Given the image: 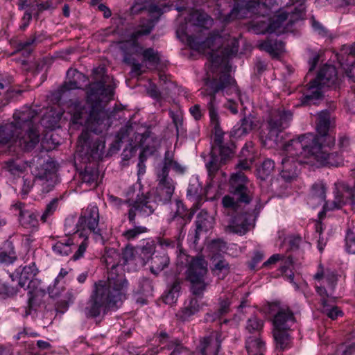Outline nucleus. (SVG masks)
<instances>
[{"label": "nucleus", "instance_id": "f257e3e1", "mask_svg": "<svg viewBox=\"0 0 355 355\" xmlns=\"http://www.w3.org/2000/svg\"><path fill=\"white\" fill-rule=\"evenodd\" d=\"M113 90H89L86 105L74 112L71 121L84 125L78 141L76 155L81 157L97 159L101 158L105 143L91 138L89 132L100 134L107 130L112 121L105 105L113 97Z\"/></svg>", "mask_w": 355, "mask_h": 355}, {"label": "nucleus", "instance_id": "f03ea898", "mask_svg": "<svg viewBox=\"0 0 355 355\" xmlns=\"http://www.w3.org/2000/svg\"><path fill=\"white\" fill-rule=\"evenodd\" d=\"M116 266L112 267L107 280L94 284V289L85 307L87 317L96 318L110 309H116L125 299L128 282L122 275H114Z\"/></svg>", "mask_w": 355, "mask_h": 355}, {"label": "nucleus", "instance_id": "7ed1b4c3", "mask_svg": "<svg viewBox=\"0 0 355 355\" xmlns=\"http://www.w3.org/2000/svg\"><path fill=\"white\" fill-rule=\"evenodd\" d=\"M37 112L24 107L13 114V121L0 126V146L10 141H19L26 150L33 148L40 141V132L34 119Z\"/></svg>", "mask_w": 355, "mask_h": 355}, {"label": "nucleus", "instance_id": "20e7f679", "mask_svg": "<svg viewBox=\"0 0 355 355\" xmlns=\"http://www.w3.org/2000/svg\"><path fill=\"white\" fill-rule=\"evenodd\" d=\"M324 144H321L315 135L306 133L293 139L286 149L291 155L304 153L307 158H312L320 164L339 166L343 164V159L337 153L329 154L324 150Z\"/></svg>", "mask_w": 355, "mask_h": 355}, {"label": "nucleus", "instance_id": "39448f33", "mask_svg": "<svg viewBox=\"0 0 355 355\" xmlns=\"http://www.w3.org/2000/svg\"><path fill=\"white\" fill-rule=\"evenodd\" d=\"M141 193L137 188L130 190L127 196L128 197L129 209L127 213L130 224L132 227L129 228L122 233V236L127 241H132L148 232L147 227L136 225V216L139 214L143 216L151 215L155 209V203L146 198H138Z\"/></svg>", "mask_w": 355, "mask_h": 355}, {"label": "nucleus", "instance_id": "423d86ee", "mask_svg": "<svg viewBox=\"0 0 355 355\" xmlns=\"http://www.w3.org/2000/svg\"><path fill=\"white\" fill-rule=\"evenodd\" d=\"M293 119V112L284 107L272 109L265 121L268 130V135H261L263 144L268 148L279 146V134L287 128Z\"/></svg>", "mask_w": 355, "mask_h": 355}, {"label": "nucleus", "instance_id": "0eeeda50", "mask_svg": "<svg viewBox=\"0 0 355 355\" xmlns=\"http://www.w3.org/2000/svg\"><path fill=\"white\" fill-rule=\"evenodd\" d=\"M247 178L241 171L232 175L230 180V192L222 198L223 207L228 211L239 213L241 209L239 202L249 203L251 200L250 191L245 187Z\"/></svg>", "mask_w": 355, "mask_h": 355}, {"label": "nucleus", "instance_id": "6e6552de", "mask_svg": "<svg viewBox=\"0 0 355 355\" xmlns=\"http://www.w3.org/2000/svg\"><path fill=\"white\" fill-rule=\"evenodd\" d=\"M30 168L35 175L34 184L42 187L43 192H49L58 182L56 164L51 159L34 157L30 162Z\"/></svg>", "mask_w": 355, "mask_h": 355}, {"label": "nucleus", "instance_id": "1a4fd4ad", "mask_svg": "<svg viewBox=\"0 0 355 355\" xmlns=\"http://www.w3.org/2000/svg\"><path fill=\"white\" fill-rule=\"evenodd\" d=\"M187 258V269L186 279L191 283V290L193 295L203 293L207 284L205 276L207 273V262L202 257H189L187 254L180 255V258Z\"/></svg>", "mask_w": 355, "mask_h": 355}, {"label": "nucleus", "instance_id": "9d476101", "mask_svg": "<svg viewBox=\"0 0 355 355\" xmlns=\"http://www.w3.org/2000/svg\"><path fill=\"white\" fill-rule=\"evenodd\" d=\"M300 10L295 9V12H288L279 10L269 23L265 21H257L254 26L260 33H275L277 35L291 30L295 20L300 17Z\"/></svg>", "mask_w": 355, "mask_h": 355}, {"label": "nucleus", "instance_id": "9b49d317", "mask_svg": "<svg viewBox=\"0 0 355 355\" xmlns=\"http://www.w3.org/2000/svg\"><path fill=\"white\" fill-rule=\"evenodd\" d=\"M99 211L95 205H89L83 209L77 222L78 228L81 230L80 233L87 235V232L92 234L96 242L104 243L101 230L98 227Z\"/></svg>", "mask_w": 355, "mask_h": 355}, {"label": "nucleus", "instance_id": "f8f14e48", "mask_svg": "<svg viewBox=\"0 0 355 355\" xmlns=\"http://www.w3.org/2000/svg\"><path fill=\"white\" fill-rule=\"evenodd\" d=\"M149 137L147 133L135 134L132 126L121 128L116 135V140L119 143L128 142L129 145V149L126 148L123 150V159L125 160L130 159L138 148L148 149L149 146L146 141Z\"/></svg>", "mask_w": 355, "mask_h": 355}, {"label": "nucleus", "instance_id": "ddd939ff", "mask_svg": "<svg viewBox=\"0 0 355 355\" xmlns=\"http://www.w3.org/2000/svg\"><path fill=\"white\" fill-rule=\"evenodd\" d=\"M313 280L315 291L322 299L327 298L332 294L338 278L334 271L319 265L317 272L313 275Z\"/></svg>", "mask_w": 355, "mask_h": 355}, {"label": "nucleus", "instance_id": "4468645a", "mask_svg": "<svg viewBox=\"0 0 355 355\" xmlns=\"http://www.w3.org/2000/svg\"><path fill=\"white\" fill-rule=\"evenodd\" d=\"M293 139L283 145V151L286 157L282 160L280 175L286 182L293 181L297 177L299 173L298 165L305 162L300 158V157H306L304 153L298 155H291L286 149V146L290 144Z\"/></svg>", "mask_w": 355, "mask_h": 355}, {"label": "nucleus", "instance_id": "2eb2a0df", "mask_svg": "<svg viewBox=\"0 0 355 355\" xmlns=\"http://www.w3.org/2000/svg\"><path fill=\"white\" fill-rule=\"evenodd\" d=\"M341 87V79L338 78L336 67L331 64L322 66L316 78L309 83L308 89Z\"/></svg>", "mask_w": 355, "mask_h": 355}, {"label": "nucleus", "instance_id": "dca6fc26", "mask_svg": "<svg viewBox=\"0 0 355 355\" xmlns=\"http://www.w3.org/2000/svg\"><path fill=\"white\" fill-rule=\"evenodd\" d=\"M334 196V200L324 205L325 210L340 209L347 203L348 200L351 201L353 208L355 209V184L353 188H351L349 184L344 182H336Z\"/></svg>", "mask_w": 355, "mask_h": 355}, {"label": "nucleus", "instance_id": "f3484780", "mask_svg": "<svg viewBox=\"0 0 355 355\" xmlns=\"http://www.w3.org/2000/svg\"><path fill=\"white\" fill-rule=\"evenodd\" d=\"M178 36L182 40H186L189 46L200 53H206L207 49H211V52L209 53V57L213 64H218V60L217 58H214V49L211 46L214 41L220 40V38L216 36L208 37L205 40H203L200 36H193L188 35L184 30L178 29L177 31Z\"/></svg>", "mask_w": 355, "mask_h": 355}, {"label": "nucleus", "instance_id": "a211bd4d", "mask_svg": "<svg viewBox=\"0 0 355 355\" xmlns=\"http://www.w3.org/2000/svg\"><path fill=\"white\" fill-rule=\"evenodd\" d=\"M334 127V121L331 119L328 111H322L318 114V121L316 125V130L319 136H317L318 141L329 148L335 144V138L329 135V132Z\"/></svg>", "mask_w": 355, "mask_h": 355}, {"label": "nucleus", "instance_id": "6ab92c4d", "mask_svg": "<svg viewBox=\"0 0 355 355\" xmlns=\"http://www.w3.org/2000/svg\"><path fill=\"white\" fill-rule=\"evenodd\" d=\"M220 346V335L214 332L200 339L197 351L201 355H218Z\"/></svg>", "mask_w": 355, "mask_h": 355}, {"label": "nucleus", "instance_id": "aec40b11", "mask_svg": "<svg viewBox=\"0 0 355 355\" xmlns=\"http://www.w3.org/2000/svg\"><path fill=\"white\" fill-rule=\"evenodd\" d=\"M159 344L163 345L160 347V351L168 350L169 355H182L187 354L189 351L187 347H184L180 340L177 338H171L169 335L162 331L159 335Z\"/></svg>", "mask_w": 355, "mask_h": 355}, {"label": "nucleus", "instance_id": "412c9836", "mask_svg": "<svg viewBox=\"0 0 355 355\" xmlns=\"http://www.w3.org/2000/svg\"><path fill=\"white\" fill-rule=\"evenodd\" d=\"M158 185L157 194L159 200L163 203L169 202L175 190L173 180L168 177V175L157 173Z\"/></svg>", "mask_w": 355, "mask_h": 355}, {"label": "nucleus", "instance_id": "4be33fe9", "mask_svg": "<svg viewBox=\"0 0 355 355\" xmlns=\"http://www.w3.org/2000/svg\"><path fill=\"white\" fill-rule=\"evenodd\" d=\"M326 190V186L322 182H315L311 187V193L307 200L308 204L313 208L324 204L323 211L319 214L320 217H321L324 212L328 211L324 209V205L327 203L331 202L325 201Z\"/></svg>", "mask_w": 355, "mask_h": 355}, {"label": "nucleus", "instance_id": "5701e85b", "mask_svg": "<svg viewBox=\"0 0 355 355\" xmlns=\"http://www.w3.org/2000/svg\"><path fill=\"white\" fill-rule=\"evenodd\" d=\"M24 288L28 290V306L25 308V316H28L31 314V310L35 305L36 298L45 293V287L39 279L35 277L31 282H28Z\"/></svg>", "mask_w": 355, "mask_h": 355}, {"label": "nucleus", "instance_id": "b1692460", "mask_svg": "<svg viewBox=\"0 0 355 355\" xmlns=\"http://www.w3.org/2000/svg\"><path fill=\"white\" fill-rule=\"evenodd\" d=\"M14 208L19 211V220L24 227L31 230H35L38 227L37 215L34 211L26 209L24 203L17 202L14 205Z\"/></svg>", "mask_w": 355, "mask_h": 355}, {"label": "nucleus", "instance_id": "393cba45", "mask_svg": "<svg viewBox=\"0 0 355 355\" xmlns=\"http://www.w3.org/2000/svg\"><path fill=\"white\" fill-rule=\"evenodd\" d=\"M131 51L133 53L141 55L143 62L148 64V68L155 69L160 62L159 53L153 48L144 49L136 42L131 44Z\"/></svg>", "mask_w": 355, "mask_h": 355}, {"label": "nucleus", "instance_id": "a878e982", "mask_svg": "<svg viewBox=\"0 0 355 355\" xmlns=\"http://www.w3.org/2000/svg\"><path fill=\"white\" fill-rule=\"evenodd\" d=\"M210 270L214 276L218 279H224L230 272V265L219 253H215L211 257Z\"/></svg>", "mask_w": 355, "mask_h": 355}, {"label": "nucleus", "instance_id": "bb28decb", "mask_svg": "<svg viewBox=\"0 0 355 355\" xmlns=\"http://www.w3.org/2000/svg\"><path fill=\"white\" fill-rule=\"evenodd\" d=\"M259 121L252 114L244 116L239 123L234 126L231 135L234 137H241L257 128Z\"/></svg>", "mask_w": 355, "mask_h": 355}, {"label": "nucleus", "instance_id": "cd10ccee", "mask_svg": "<svg viewBox=\"0 0 355 355\" xmlns=\"http://www.w3.org/2000/svg\"><path fill=\"white\" fill-rule=\"evenodd\" d=\"M293 313L288 309H280L274 315L272 323L274 329L288 330L295 323Z\"/></svg>", "mask_w": 355, "mask_h": 355}, {"label": "nucleus", "instance_id": "c85d7f7f", "mask_svg": "<svg viewBox=\"0 0 355 355\" xmlns=\"http://www.w3.org/2000/svg\"><path fill=\"white\" fill-rule=\"evenodd\" d=\"M87 78L76 69H69L62 89H82L86 85Z\"/></svg>", "mask_w": 355, "mask_h": 355}, {"label": "nucleus", "instance_id": "c756f323", "mask_svg": "<svg viewBox=\"0 0 355 355\" xmlns=\"http://www.w3.org/2000/svg\"><path fill=\"white\" fill-rule=\"evenodd\" d=\"M195 223L196 230L193 242L197 243L201 234L207 232L213 227L214 219L207 212L201 211L197 215Z\"/></svg>", "mask_w": 355, "mask_h": 355}, {"label": "nucleus", "instance_id": "7c9ffc66", "mask_svg": "<svg viewBox=\"0 0 355 355\" xmlns=\"http://www.w3.org/2000/svg\"><path fill=\"white\" fill-rule=\"evenodd\" d=\"M92 83L89 84L88 89H112L108 85L110 78L105 75V69L103 66L94 68L92 71Z\"/></svg>", "mask_w": 355, "mask_h": 355}, {"label": "nucleus", "instance_id": "2f4dec72", "mask_svg": "<svg viewBox=\"0 0 355 355\" xmlns=\"http://www.w3.org/2000/svg\"><path fill=\"white\" fill-rule=\"evenodd\" d=\"M205 79V86L210 89H228L237 87L236 80L229 74L220 75L219 79L212 78L211 80L210 75Z\"/></svg>", "mask_w": 355, "mask_h": 355}, {"label": "nucleus", "instance_id": "473e14b6", "mask_svg": "<svg viewBox=\"0 0 355 355\" xmlns=\"http://www.w3.org/2000/svg\"><path fill=\"white\" fill-rule=\"evenodd\" d=\"M38 272L35 263L24 266L21 270L15 272V277L17 279L18 285L20 288H25L28 282L33 279Z\"/></svg>", "mask_w": 355, "mask_h": 355}, {"label": "nucleus", "instance_id": "72a5a7b5", "mask_svg": "<svg viewBox=\"0 0 355 355\" xmlns=\"http://www.w3.org/2000/svg\"><path fill=\"white\" fill-rule=\"evenodd\" d=\"M63 114L60 109L54 107L47 108V111L41 119V124L45 128L55 129L58 127L59 121Z\"/></svg>", "mask_w": 355, "mask_h": 355}, {"label": "nucleus", "instance_id": "f704fd0d", "mask_svg": "<svg viewBox=\"0 0 355 355\" xmlns=\"http://www.w3.org/2000/svg\"><path fill=\"white\" fill-rule=\"evenodd\" d=\"M135 188H137V190H139L141 193L139 195V196L138 197V198H146L148 200H151L150 199V196L148 193V192H144V189L142 187V186L141 185L140 183L139 182H137L135 184H134L132 186L130 187L127 191H125V196L126 197V199L125 200H123L122 199L116 197V196H114L113 195H109L108 196V200H109V202L112 205V206H114L116 207H121L123 205H128V206L129 207V203L128 202V197L127 196V193L130 191V190H132L133 189H135Z\"/></svg>", "mask_w": 355, "mask_h": 355}, {"label": "nucleus", "instance_id": "c9c22d12", "mask_svg": "<svg viewBox=\"0 0 355 355\" xmlns=\"http://www.w3.org/2000/svg\"><path fill=\"white\" fill-rule=\"evenodd\" d=\"M228 229L233 233L239 235L245 234L249 229V223L246 215L243 213L238 214L230 221Z\"/></svg>", "mask_w": 355, "mask_h": 355}, {"label": "nucleus", "instance_id": "e433bc0d", "mask_svg": "<svg viewBox=\"0 0 355 355\" xmlns=\"http://www.w3.org/2000/svg\"><path fill=\"white\" fill-rule=\"evenodd\" d=\"M223 94L226 96L227 103L226 107L231 111L234 114H237V102L239 101L241 104L243 103V95L241 94V90H221Z\"/></svg>", "mask_w": 355, "mask_h": 355}, {"label": "nucleus", "instance_id": "4c0bfd02", "mask_svg": "<svg viewBox=\"0 0 355 355\" xmlns=\"http://www.w3.org/2000/svg\"><path fill=\"white\" fill-rule=\"evenodd\" d=\"M189 20L194 26L205 30L209 29L213 24V19L207 13L200 10L193 11Z\"/></svg>", "mask_w": 355, "mask_h": 355}, {"label": "nucleus", "instance_id": "58836bf2", "mask_svg": "<svg viewBox=\"0 0 355 355\" xmlns=\"http://www.w3.org/2000/svg\"><path fill=\"white\" fill-rule=\"evenodd\" d=\"M245 347L248 355H263L265 345L257 336H250L247 338Z\"/></svg>", "mask_w": 355, "mask_h": 355}, {"label": "nucleus", "instance_id": "ea45409f", "mask_svg": "<svg viewBox=\"0 0 355 355\" xmlns=\"http://www.w3.org/2000/svg\"><path fill=\"white\" fill-rule=\"evenodd\" d=\"M202 306L198 299L191 298L184 302V307L181 311V318L182 320H189L191 316L198 313Z\"/></svg>", "mask_w": 355, "mask_h": 355}, {"label": "nucleus", "instance_id": "a19ab883", "mask_svg": "<svg viewBox=\"0 0 355 355\" xmlns=\"http://www.w3.org/2000/svg\"><path fill=\"white\" fill-rule=\"evenodd\" d=\"M260 48L272 56L277 57L284 51V44L282 41L269 40L262 42Z\"/></svg>", "mask_w": 355, "mask_h": 355}, {"label": "nucleus", "instance_id": "79ce46f5", "mask_svg": "<svg viewBox=\"0 0 355 355\" xmlns=\"http://www.w3.org/2000/svg\"><path fill=\"white\" fill-rule=\"evenodd\" d=\"M230 302L228 297H220L219 299V307L217 311L206 315L205 320L209 322H212L219 318L220 316L226 314L230 311Z\"/></svg>", "mask_w": 355, "mask_h": 355}, {"label": "nucleus", "instance_id": "37998d69", "mask_svg": "<svg viewBox=\"0 0 355 355\" xmlns=\"http://www.w3.org/2000/svg\"><path fill=\"white\" fill-rule=\"evenodd\" d=\"M169 263L168 257L163 253L160 255H155L150 259V269L152 273L158 274Z\"/></svg>", "mask_w": 355, "mask_h": 355}, {"label": "nucleus", "instance_id": "c03bdc74", "mask_svg": "<svg viewBox=\"0 0 355 355\" xmlns=\"http://www.w3.org/2000/svg\"><path fill=\"white\" fill-rule=\"evenodd\" d=\"M218 91L219 90H211L209 94L203 93V95L207 99L210 121L211 123L214 127L219 126L218 116L217 114V112L214 106V102L215 100V93Z\"/></svg>", "mask_w": 355, "mask_h": 355}, {"label": "nucleus", "instance_id": "a18cd8bd", "mask_svg": "<svg viewBox=\"0 0 355 355\" xmlns=\"http://www.w3.org/2000/svg\"><path fill=\"white\" fill-rule=\"evenodd\" d=\"M263 327V320L255 315H252L246 322L245 331L250 334H254V336H257L261 331Z\"/></svg>", "mask_w": 355, "mask_h": 355}, {"label": "nucleus", "instance_id": "49530a36", "mask_svg": "<svg viewBox=\"0 0 355 355\" xmlns=\"http://www.w3.org/2000/svg\"><path fill=\"white\" fill-rule=\"evenodd\" d=\"M321 302L322 305V313L330 319L336 320L343 315V311L338 306L328 304L327 298H322Z\"/></svg>", "mask_w": 355, "mask_h": 355}, {"label": "nucleus", "instance_id": "de8ad7c7", "mask_svg": "<svg viewBox=\"0 0 355 355\" xmlns=\"http://www.w3.org/2000/svg\"><path fill=\"white\" fill-rule=\"evenodd\" d=\"M81 178L83 182L89 185L96 186V182L98 178V171L96 167L87 166L81 173Z\"/></svg>", "mask_w": 355, "mask_h": 355}, {"label": "nucleus", "instance_id": "09e8293b", "mask_svg": "<svg viewBox=\"0 0 355 355\" xmlns=\"http://www.w3.org/2000/svg\"><path fill=\"white\" fill-rule=\"evenodd\" d=\"M287 330H273V336L276 343V347L281 350L286 349L290 342V338Z\"/></svg>", "mask_w": 355, "mask_h": 355}, {"label": "nucleus", "instance_id": "8fccbe9b", "mask_svg": "<svg viewBox=\"0 0 355 355\" xmlns=\"http://www.w3.org/2000/svg\"><path fill=\"white\" fill-rule=\"evenodd\" d=\"M324 94L322 90H314L311 94H306L301 99L304 105H316L323 100Z\"/></svg>", "mask_w": 355, "mask_h": 355}, {"label": "nucleus", "instance_id": "3c124183", "mask_svg": "<svg viewBox=\"0 0 355 355\" xmlns=\"http://www.w3.org/2000/svg\"><path fill=\"white\" fill-rule=\"evenodd\" d=\"M72 241L70 239H67L66 243L58 241L53 246L52 249L55 254L60 256H67L71 252V245Z\"/></svg>", "mask_w": 355, "mask_h": 355}, {"label": "nucleus", "instance_id": "603ef678", "mask_svg": "<svg viewBox=\"0 0 355 355\" xmlns=\"http://www.w3.org/2000/svg\"><path fill=\"white\" fill-rule=\"evenodd\" d=\"M249 12L250 9L248 8L236 5L232 8L225 20L230 21L234 19L247 17Z\"/></svg>", "mask_w": 355, "mask_h": 355}, {"label": "nucleus", "instance_id": "864d4df0", "mask_svg": "<svg viewBox=\"0 0 355 355\" xmlns=\"http://www.w3.org/2000/svg\"><path fill=\"white\" fill-rule=\"evenodd\" d=\"M275 167V162L270 159H265L259 168V173L261 179L266 178L270 175Z\"/></svg>", "mask_w": 355, "mask_h": 355}, {"label": "nucleus", "instance_id": "5fc2aeb1", "mask_svg": "<svg viewBox=\"0 0 355 355\" xmlns=\"http://www.w3.org/2000/svg\"><path fill=\"white\" fill-rule=\"evenodd\" d=\"M201 191L202 187L197 181L191 182L187 189V198L190 200H197L201 196Z\"/></svg>", "mask_w": 355, "mask_h": 355}, {"label": "nucleus", "instance_id": "6e6d98bb", "mask_svg": "<svg viewBox=\"0 0 355 355\" xmlns=\"http://www.w3.org/2000/svg\"><path fill=\"white\" fill-rule=\"evenodd\" d=\"M80 236L83 237L84 239L80 243L78 246V250L76 251L72 257V259L74 261H77L82 258L84 256V254L88 247L89 241H88V235L85 234L84 233H80Z\"/></svg>", "mask_w": 355, "mask_h": 355}, {"label": "nucleus", "instance_id": "4d7b16f0", "mask_svg": "<svg viewBox=\"0 0 355 355\" xmlns=\"http://www.w3.org/2000/svg\"><path fill=\"white\" fill-rule=\"evenodd\" d=\"M219 167L220 164L218 163L217 157L214 156L213 153H211L210 160L206 164V168L209 178L211 179L214 178L216 173H217L219 169Z\"/></svg>", "mask_w": 355, "mask_h": 355}, {"label": "nucleus", "instance_id": "13d9d810", "mask_svg": "<svg viewBox=\"0 0 355 355\" xmlns=\"http://www.w3.org/2000/svg\"><path fill=\"white\" fill-rule=\"evenodd\" d=\"M173 162L174 160L173 153L167 150L164 155L163 165L162 168L158 170L157 173L168 175L169 169Z\"/></svg>", "mask_w": 355, "mask_h": 355}, {"label": "nucleus", "instance_id": "bf43d9fd", "mask_svg": "<svg viewBox=\"0 0 355 355\" xmlns=\"http://www.w3.org/2000/svg\"><path fill=\"white\" fill-rule=\"evenodd\" d=\"M64 232L66 235H71L81 232V230L78 228L77 223L75 224L73 218H68L64 223Z\"/></svg>", "mask_w": 355, "mask_h": 355}, {"label": "nucleus", "instance_id": "052dcab7", "mask_svg": "<svg viewBox=\"0 0 355 355\" xmlns=\"http://www.w3.org/2000/svg\"><path fill=\"white\" fill-rule=\"evenodd\" d=\"M346 250L351 254H355V232L349 230L345 237Z\"/></svg>", "mask_w": 355, "mask_h": 355}, {"label": "nucleus", "instance_id": "680f3d73", "mask_svg": "<svg viewBox=\"0 0 355 355\" xmlns=\"http://www.w3.org/2000/svg\"><path fill=\"white\" fill-rule=\"evenodd\" d=\"M220 151L221 164L225 163V162L232 157L234 154L232 146H230L227 145L222 144L217 147Z\"/></svg>", "mask_w": 355, "mask_h": 355}, {"label": "nucleus", "instance_id": "e2e57ef3", "mask_svg": "<svg viewBox=\"0 0 355 355\" xmlns=\"http://www.w3.org/2000/svg\"><path fill=\"white\" fill-rule=\"evenodd\" d=\"M58 200L54 198L46 205L44 213L41 216V220L43 223L46 222L47 218L54 213L58 207Z\"/></svg>", "mask_w": 355, "mask_h": 355}, {"label": "nucleus", "instance_id": "0e129e2a", "mask_svg": "<svg viewBox=\"0 0 355 355\" xmlns=\"http://www.w3.org/2000/svg\"><path fill=\"white\" fill-rule=\"evenodd\" d=\"M125 62L131 65L130 73L132 76H138L141 74V64L136 62L134 59L131 58L130 56L125 55L124 57Z\"/></svg>", "mask_w": 355, "mask_h": 355}, {"label": "nucleus", "instance_id": "69168bd1", "mask_svg": "<svg viewBox=\"0 0 355 355\" xmlns=\"http://www.w3.org/2000/svg\"><path fill=\"white\" fill-rule=\"evenodd\" d=\"M214 136L212 150H215L216 149V147L223 144L224 132H223L220 126L214 127Z\"/></svg>", "mask_w": 355, "mask_h": 355}, {"label": "nucleus", "instance_id": "338daca9", "mask_svg": "<svg viewBox=\"0 0 355 355\" xmlns=\"http://www.w3.org/2000/svg\"><path fill=\"white\" fill-rule=\"evenodd\" d=\"M135 258V250L132 247L127 245L123 250L121 259L123 265L128 264Z\"/></svg>", "mask_w": 355, "mask_h": 355}, {"label": "nucleus", "instance_id": "774afa93", "mask_svg": "<svg viewBox=\"0 0 355 355\" xmlns=\"http://www.w3.org/2000/svg\"><path fill=\"white\" fill-rule=\"evenodd\" d=\"M155 251V244L153 241H147L141 249V255L143 259H148Z\"/></svg>", "mask_w": 355, "mask_h": 355}]
</instances>
